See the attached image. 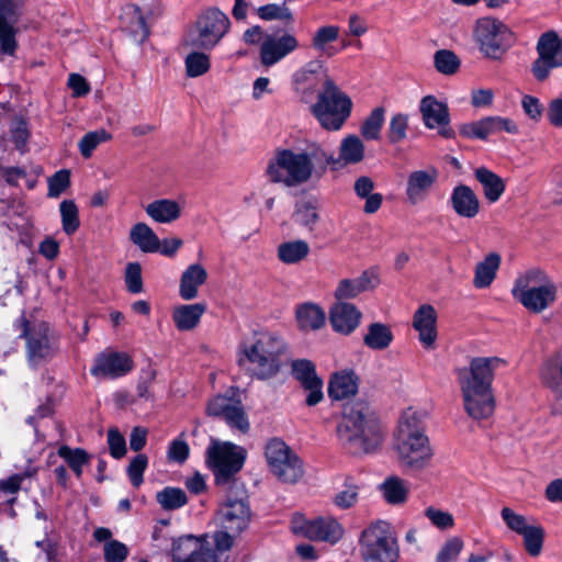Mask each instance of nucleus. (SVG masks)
I'll return each instance as SVG.
<instances>
[{
    "mask_svg": "<svg viewBox=\"0 0 562 562\" xmlns=\"http://www.w3.org/2000/svg\"><path fill=\"white\" fill-rule=\"evenodd\" d=\"M504 363L498 357H477L471 360L469 367L457 370L463 406L473 419H486L493 415L495 401L492 382L495 370Z\"/></svg>",
    "mask_w": 562,
    "mask_h": 562,
    "instance_id": "nucleus-1",
    "label": "nucleus"
},
{
    "mask_svg": "<svg viewBox=\"0 0 562 562\" xmlns=\"http://www.w3.org/2000/svg\"><path fill=\"white\" fill-rule=\"evenodd\" d=\"M334 153L315 142L303 148L277 149L269 160L266 173L276 183L296 187L307 182L316 167L326 168L334 162Z\"/></svg>",
    "mask_w": 562,
    "mask_h": 562,
    "instance_id": "nucleus-2",
    "label": "nucleus"
},
{
    "mask_svg": "<svg viewBox=\"0 0 562 562\" xmlns=\"http://www.w3.org/2000/svg\"><path fill=\"white\" fill-rule=\"evenodd\" d=\"M426 413L412 407L403 412L394 432V450L400 465L407 472L419 473L431 465L435 456L426 434Z\"/></svg>",
    "mask_w": 562,
    "mask_h": 562,
    "instance_id": "nucleus-3",
    "label": "nucleus"
},
{
    "mask_svg": "<svg viewBox=\"0 0 562 562\" xmlns=\"http://www.w3.org/2000/svg\"><path fill=\"white\" fill-rule=\"evenodd\" d=\"M337 436L340 443L353 454L374 451L383 439L380 423L364 401L345 405Z\"/></svg>",
    "mask_w": 562,
    "mask_h": 562,
    "instance_id": "nucleus-4",
    "label": "nucleus"
},
{
    "mask_svg": "<svg viewBox=\"0 0 562 562\" xmlns=\"http://www.w3.org/2000/svg\"><path fill=\"white\" fill-rule=\"evenodd\" d=\"M286 349V342L280 335L272 331L256 333L251 341L243 344L239 364H247L246 370L252 378L268 380L280 372Z\"/></svg>",
    "mask_w": 562,
    "mask_h": 562,
    "instance_id": "nucleus-5",
    "label": "nucleus"
},
{
    "mask_svg": "<svg viewBox=\"0 0 562 562\" xmlns=\"http://www.w3.org/2000/svg\"><path fill=\"white\" fill-rule=\"evenodd\" d=\"M513 297L532 313H541L557 297V286L539 268L520 273L512 289Z\"/></svg>",
    "mask_w": 562,
    "mask_h": 562,
    "instance_id": "nucleus-6",
    "label": "nucleus"
},
{
    "mask_svg": "<svg viewBox=\"0 0 562 562\" xmlns=\"http://www.w3.org/2000/svg\"><path fill=\"white\" fill-rule=\"evenodd\" d=\"M351 109V99L338 88L331 78L325 76L317 101L311 105V111L322 127L327 131L340 130L350 116Z\"/></svg>",
    "mask_w": 562,
    "mask_h": 562,
    "instance_id": "nucleus-7",
    "label": "nucleus"
},
{
    "mask_svg": "<svg viewBox=\"0 0 562 562\" xmlns=\"http://www.w3.org/2000/svg\"><path fill=\"white\" fill-rule=\"evenodd\" d=\"M14 325L21 331L20 337L26 340V352L33 363L48 360L58 352L59 335L46 322L21 315Z\"/></svg>",
    "mask_w": 562,
    "mask_h": 562,
    "instance_id": "nucleus-8",
    "label": "nucleus"
},
{
    "mask_svg": "<svg viewBox=\"0 0 562 562\" xmlns=\"http://www.w3.org/2000/svg\"><path fill=\"white\" fill-rule=\"evenodd\" d=\"M364 562H397L400 546L392 526L378 520L367 527L360 538Z\"/></svg>",
    "mask_w": 562,
    "mask_h": 562,
    "instance_id": "nucleus-9",
    "label": "nucleus"
},
{
    "mask_svg": "<svg viewBox=\"0 0 562 562\" xmlns=\"http://www.w3.org/2000/svg\"><path fill=\"white\" fill-rule=\"evenodd\" d=\"M229 18L217 8H207L198 16L186 43L201 50L213 49L229 32Z\"/></svg>",
    "mask_w": 562,
    "mask_h": 562,
    "instance_id": "nucleus-10",
    "label": "nucleus"
},
{
    "mask_svg": "<svg viewBox=\"0 0 562 562\" xmlns=\"http://www.w3.org/2000/svg\"><path fill=\"white\" fill-rule=\"evenodd\" d=\"M270 472L281 482L294 484L304 474L300 457L281 439H270L265 449Z\"/></svg>",
    "mask_w": 562,
    "mask_h": 562,
    "instance_id": "nucleus-11",
    "label": "nucleus"
},
{
    "mask_svg": "<svg viewBox=\"0 0 562 562\" xmlns=\"http://www.w3.org/2000/svg\"><path fill=\"white\" fill-rule=\"evenodd\" d=\"M207 462L211 465L217 485L228 484L241 470L247 452L243 447L231 442L213 443L206 450Z\"/></svg>",
    "mask_w": 562,
    "mask_h": 562,
    "instance_id": "nucleus-12",
    "label": "nucleus"
},
{
    "mask_svg": "<svg viewBox=\"0 0 562 562\" xmlns=\"http://www.w3.org/2000/svg\"><path fill=\"white\" fill-rule=\"evenodd\" d=\"M474 37L480 52L490 59H501L514 43L512 31L493 18H483L476 22Z\"/></svg>",
    "mask_w": 562,
    "mask_h": 562,
    "instance_id": "nucleus-13",
    "label": "nucleus"
},
{
    "mask_svg": "<svg viewBox=\"0 0 562 562\" xmlns=\"http://www.w3.org/2000/svg\"><path fill=\"white\" fill-rule=\"evenodd\" d=\"M536 52L538 56L531 65V72L538 81H544L553 69L562 67V37L555 31L542 33Z\"/></svg>",
    "mask_w": 562,
    "mask_h": 562,
    "instance_id": "nucleus-14",
    "label": "nucleus"
},
{
    "mask_svg": "<svg viewBox=\"0 0 562 562\" xmlns=\"http://www.w3.org/2000/svg\"><path fill=\"white\" fill-rule=\"evenodd\" d=\"M293 533L313 541H325L331 544L338 542L344 535V528L334 518H317L307 520L301 514H295L291 520Z\"/></svg>",
    "mask_w": 562,
    "mask_h": 562,
    "instance_id": "nucleus-15",
    "label": "nucleus"
},
{
    "mask_svg": "<svg viewBox=\"0 0 562 562\" xmlns=\"http://www.w3.org/2000/svg\"><path fill=\"white\" fill-rule=\"evenodd\" d=\"M251 519V510L246 495H227L216 512V522L222 529L231 530L234 535L245 531Z\"/></svg>",
    "mask_w": 562,
    "mask_h": 562,
    "instance_id": "nucleus-16",
    "label": "nucleus"
},
{
    "mask_svg": "<svg viewBox=\"0 0 562 562\" xmlns=\"http://www.w3.org/2000/svg\"><path fill=\"white\" fill-rule=\"evenodd\" d=\"M133 368V359L127 353L105 350L95 357L90 372L100 379H117L131 372Z\"/></svg>",
    "mask_w": 562,
    "mask_h": 562,
    "instance_id": "nucleus-17",
    "label": "nucleus"
},
{
    "mask_svg": "<svg viewBox=\"0 0 562 562\" xmlns=\"http://www.w3.org/2000/svg\"><path fill=\"white\" fill-rule=\"evenodd\" d=\"M207 414L223 418L231 428L241 432L249 430V422L240 401L226 396H216L207 404Z\"/></svg>",
    "mask_w": 562,
    "mask_h": 562,
    "instance_id": "nucleus-18",
    "label": "nucleus"
},
{
    "mask_svg": "<svg viewBox=\"0 0 562 562\" xmlns=\"http://www.w3.org/2000/svg\"><path fill=\"white\" fill-rule=\"evenodd\" d=\"M292 374L308 393L306 404L314 406L323 400V382L317 376L315 366L307 359H297L292 362Z\"/></svg>",
    "mask_w": 562,
    "mask_h": 562,
    "instance_id": "nucleus-19",
    "label": "nucleus"
},
{
    "mask_svg": "<svg viewBox=\"0 0 562 562\" xmlns=\"http://www.w3.org/2000/svg\"><path fill=\"white\" fill-rule=\"evenodd\" d=\"M540 379L552 393L554 412L562 413V351L542 362Z\"/></svg>",
    "mask_w": 562,
    "mask_h": 562,
    "instance_id": "nucleus-20",
    "label": "nucleus"
},
{
    "mask_svg": "<svg viewBox=\"0 0 562 562\" xmlns=\"http://www.w3.org/2000/svg\"><path fill=\"white\" fill-rule=\"evenodd\" d=\"M322 67L321 61H310L293 75L294 91L302 102L313 101L321 83L319 69Z\"/></svg>",
    "mask_w": 562,
    "mask_h": 562,
    "instance_id": "nucleus-21",
    "label": "nucleus"
},
{
    "mask_svg": "<svg viewBox=\"0 0 562 562\" xmlns=\"http://www.w3.org/2000/svg\"><path fill=\"white\" fill-rule=\"evenodd\" d=\"M438 170L434 167L425 170L412 171L407 177L406 196L411 204L415 205L426 200L438 179Z\"/></svg>",
    "mask_w": 562,
    "mask_h": 562,
    "instance_id": "nucleus-22",
    "label": "nucleus"
},
{
    "mask_svg": "<svg viewBox=\"0 0 562 562\" xmlns=\"http://www.w3.org/2000/svg\"><path fill=\"white\" fill-rule=\"evenodd\" d=\"M299 47L296 37L284 34L278 38L269 36L260 47V60L262 65L270 67Z\"/></svg>",
    "mask_w": 562,
    "mask_h": 562,
    "instance_id": "nucleus-23",
    "label": "nucleus"
},
{
    "mask_svg": "<svg viewBox=\"0 0 562 562\" xmlns=\"http://www.w3.org/2000/svg\"><path fill=\"white\" fill-rule=\"evenodd\" d=\"M172 562H218L215 554L204 550L192 536L176 540L172 544Z\"/></svg>",
    "mask_w": 562,
    "mask_h": 562,
    "instance_id": "nucleus-24",
    "label": "nucleus"
},
{
    "mask_svg": "<svg viewBox=\"0 0 562 562\" xmlns=\"http://www.w3.org/2000/svg\"><path fill=\"white\" fill-rule=\"evenodd\" d=\"M362 313L353 304L338 301L329 311V322L335 331L349 335L359 326Z\"/></svg>",
    "mask_w": 562,
    "mask_h": 562,
    "instance_id": "nucleus-25",
    "label": "nucleus"
},
{
    "mask_svg": "<svg viewBox=\"0 0 562 562\" xmlns=\"http://www.w3.org/2000/svg\"><path fill=\"white\" fill-rule=\"evenodd\" d=\"M379 284V277L373 270H366L353 279H342L335 290L337 301L351 300L363 292L373 290Z\"/></svg>",
    "mask_w": 562,
    "mask_h": 562,
    "instance_id": "nucleus-26",
    "label": "nucleus"
},
{
    "mask_svg": "<svg viewBox=\"0 0 562 562\" xmlns=\"http://www.w3.org/2000/svg\"><path fill=\"white\" fill-rule=\"evenodd\" d=\"M450 204L456 214L463 218H474L481 209L479 196L465 184H458L452 189Z\"/></svg>",
    "mask_w": 562,
    "mask_h": 562,
    "instance_id": "nucleus-27",
    "label": "nucleus"
},
{
    "mask_svg": "<svg viewBox=\"0 0 562 562\" xmlns=\"http://www.w3.org/2000/svg\"><path fill=\"white\" fill-rule=\"evenodd\" d=\"M437 313L429 304L422 305L414 314L413 326L418 331L419 340L425 348H432L437 338Z\"/></svg>",
    "mask_w": 562,
    "mask_h": 562,
    "instance_id": "nucleus-28",
    "label": "nucleus"
},
{
    "mask_svg": "<svg viewBox=\"0 0 562 562\" xmlns=\"http://www.w3.org/2000/svg\"><path fill=\"white\" fill-rule=\"evenodd\" d=\"M419 111L427 128L434 130L450 123L448 105L434 95H426L420 100Z\"/></svg>",
    "mask_w": 562,
    "mask_h": 562,
    "instance_id": "nucleus-29",
    "label": "nucleus"
},
{
    "mask_svg": "<svg viewBox=\"0 0 562 562\" xmlns=\"http://www.w3.org/2000/svg\"><path fill=\"white\" fill-rule=\"evenodd\" d=\"M120 20L122 29L131 35L134 42L142 44L149 36V29L138 7L134 4L124 5Z\"/></svg>",
    "mask_w": 562,
    "mask_h": 562,
    "instance_id": "nucleus-30",
    "label": "nucleus"
},
{
    "mask_svg": "<svg viewBox=\"0 0 562 562\" xmlns=\"http://www.w3.org/2000/svg\"><path fill=\"white\" fill-rule=\"evenodd\" d=\"M207 272L199 263L190 265L181 274L179 294L186 300L190 301L198 296L199 286L205 283Z\"/></svg>",
    "mask_w": 562,
    "mask_h": 562,
    "instance_id": "nucleus-31",
    "label": "nucleus"
},
{
    "mask_svg": "<svg viewBox=\"0 0 562 562\" xmlns=\"http://www.w3.org/2000/svg\"><path fill=\"white\" fill-rule=\"evenodd\" d=\"M359 378L352 370H342L335 373L328 385V395L333 400H344L357 393Z\"/></svg>",
    "mask_w": 562,
    "mask_h": 562,
    "instance_id": "nucleus-32",
    "label": "nucleus"
},
{
    "mask_svg": "<svg viewBox=\"0 0 562 562\" xmlns=\"http://www.w3.org/2000/svg\"><path fill=\"white\" fill-rule=\"evenodd\" d=\"M206 307L203 303L182 304L176 306L172 311V321L180 331L194 329L204 314Z\"/></svg>",
    "mask_w": 562,
    "mask_h": 562,
    "instance_id": "nucleus-33",
    "label": "nucleus"
},
{
    "mask_svg": "<svg viewBox=\"0 0 562 562\" xmlns=\"http://www.w3.org/2000/svg\"><path fill=\"white\" fill-rule=\"evenodd\" d=\"M146 214L157 223H172L181 216L180 204L170 199H159L145 207Z\"/></svg>",
    "mask_w": 562,
    "mask_h": 562,
    "instance_id": "nucleus-34",
    "label": "nucleus"
},
{
    "mask_svg": "<svg viewBox=\"0 0 562 562\" xmlns=\"http://www.w3.org/2000/svg\"><path fill=\"white\" fill-rule=\"evenodd\" d=\"M364 158L363 142L356 135L345 137L339 147V156H334V162L328 165H353L362 161Z\"/></svg>",
    "mask_w": 562,
    "mask_h": 562,
    "instance_id": "nucleus-35",
    "label": "nucleus"
},
{
    "mask_svg": "<svg viewBox=\"0 0 562 562\" xmlns=\"http://www.w3.org/2000/svg\"><path fill=\"white\" fill-rule=\"evenodd\" d=\"M300 330L310 331L322 328L325 324V312L316 304L304 303L297 306L295 312Z\"/></svg>",
    "mask_w": 562,
    "mask_h": 562,
    "instance_id": "nucleus-36",
    "label": "nucleus"
},
{
    "mask_svg": "<svg viewBox=\"0 0 562 562\" xmlns=\"http://www.w3.org/2000/svg\"><path fill=\"white\" fill-rule=\"evenodd\" d=\"M474 176L483 188L485 199L491 203L497 202L505 191L504 180L485 167L475 169Z\"/></svg>",
    "mask_w": 562,
    "mask_h": 562,
    "instance_id": "nucleus-37",
    "label": "nucleus"
},
{
    "mask_svg": "<svg viewBox=\"0 0 562 562\" xmlns=\"http://www.w3.org/2000/svg\"><path fill=\"white\" fill-rule=\"evenodd\" d=\"M501 266V256L496 252L488 254L484 260L480 261L474 271L473 285L476 289L488 288Z\"/></svg>",
    "mask_w": 562,
    "mask_h": 562,
    "instance_id": "nucleus-38",
    "label": "nucleus"
},
{
    "mask_svg": "<svg viewBox=\"0 0 562 562\" xmlns=\"http://www.w3.org/2000/svg\"><path fill=\"white\" fill-rule=\"evenodd\" d=\"M385 502L390 505H403L407 501L409 484L398 476H389L380 485Z\"/></svg>",
    "mask_w": 562,
    "mask_h": 562,
    "instance_id": "nucleus-39",
    "label": "nucleus"
},
{
    "mask_svg": "<svg viewBox=\"0 0 562 562\" xmlns=\"http://www.w3.org/2000/svg\"><path fill=\"white\" fill-rule=\"evenodd\" d=\"M130 238L144 252H156L159 249V238L145 223L135 224L131 228Z\"/></svg>",
    "mask_w": 562,
    "mask_h": 562,
    "instance_id": "nucleus-40",
    "label": "nucleus"
},
{
    "mask_svg": "<svg viewBox=\"0 0 562 562\" xmlns=\"http://www.w3.org/2000/svg\"><path fill=\"white\" fill-rule=\"evenodd\" d=\"M393 341V333L390 326L382 323H372L363 336V344L372 350H384Z\"/></svg>",
    "mask_w": 562,
    "mask_h": 562,
    "instance_id": "nucleus-41",
    "label": "nucleus"
},
{
    "mask_svg": "<svg viewBox=\"0 0 562 562\" xmlns=\"http://www.w3.org/2000/svg\"><path fill=\"white\" fill-rule=\"evenodd\" d=\"M308 254V244L301 239L281 243L277 250L279 260L285 265L299 263L304 260Z\"/></svg>",
    "mask_w": 562,
    "mask_h": 562,
    "instance_id": "nucleus-42",
    "label": "nucleus"
},
{
    "mask_svg": "<svg viewBox=\"0 0 562 562\" xmlns=\"http://www.w3.org/2000/svg\"><path fill=\"white\" fill-rule=\"evenodd\" d=\"M18 21L19 16L0 15V54L14 55L18 47L15 40Z\"/></svg>",
    "mask_w": 562,
    "mask_h": 562,
    "instance_id": "nucleus-43",
    "label": "nucleus"
},
{
    "mask_svg": "<svg viewBox=\"0 0 562 562\" xmlns=\"http://www.w3.org/2000/svg\"><path fill=\"white\" fill-rule=\"evenodd\" d=\"M339 35V27L336 25H326L319 27L312 38L313 48L321 53L322 55H326L327 57H331L336 54V52L329 47L328 45L335 42Z\"/></svg>",
    "mask_w": 562,
    "mask_h": 562,
    "instance_id": "nucleus-44",
    "label": "nucleus"
},
{
    "mask_svg": "<svg viewBox=\"0 0 562 562\" xmlns=\"http://www.w3.org/2000/svg\"><path fill=\"white\" fill-rule=\"evenodd\" d=\"M385 110L382 106L374 108L360 126V133L367 140L380 138L384 123Z\"/></svg>",
    "mask_w": 562,
    "mask_h": 562,
    "instance_id": "nucleus-45",
    "label": "nucleus"
},
{
    "mask_svg": "<svg viewBox=\"0 0 562 562\" xmlns=\"http://www.w3.org/2000/svg\"><path fill=\"white\" fill-rule=\"evenodd\" d=\"M522 544L526 552L537 558L541 554L544 543L546 531L540 525H532L525 533L521 535Z\"/></svg>",
    "mask_w": 562,
    "mask_h": 562,
    "instance_id": "nucleus-46",
    "label": "nucleus"
},
{
    "mask_svg": "<svg viewBox=\"0 0 562 562\" xmlns=\"http://www.w3.org/2000/svg\"><path fill=\"white\" fill-rule=\"evenodd\" d=\"M459 133L468 138L486 139L490 135L495 134L493 119L487 116L476 122L463 124L460 126Z\"/></svg>",
    "mask_w": 562,
    "mask_h": 562,
    "instance_id": "nucleus-47",
    "label": "nucleus"
},
{
    "mask_svg": "<svg viewBox=\"0 0 562 562\" xmlns=\"http://www.w3.org/2000/svg\"><path fill=\"white\" fill-rule=\"evenodd\" d=\"M408 121V114L405 113H395L390 117L386 130V137L390 144H398L406 139Z\"/></svg>",
    "mask_w": 562,
    "mask_h": 562,
    "instance_id": "nucleus-48",
    "label": "nucleus"
},
{
    "mask_svg": "<svg viewBox=\"0 0 562 562\" xmlns=\"http://www.w3.org/2000/svg\"><path fill=\"white\" fill-rule=\"evenodd\" d=\"M257 14L261 20L265 21H280L285 24H290L293 21V13L285 2L269 3L258 8Z\"/></svg>",
    "mask_w": 562,
    "mask_h": 562,
    "instance_id": "nucleus-49",
    "label": "nucleus"
},
{
    "mask_svg": "<svg viewBox=\"0 0 562 562\" xmlns=\"http://www.w3.org/2000/svg\"><path fill=\"white\" fill-rule=\"evenodd\" d=\"M156 501L165 510H175L184 506L188 498L181 488L168 486L157 493Z\"/></svg>",
    "mask_w": 562,
    "mask_h": 562,
    "instance_id": "nucleus-50",
    "label": "nucleus"
},
{
    "mask_svg": "<svg viewBox=\"0 0 562 562\" xmlns=\"http://www.w3.org/2000/svg\"><path fill=\"white\" fill-rule=\"evenodd\" d=\"M59 212L63 231L69 236L75 234L80 226L79 211L76 203L72 200H64L59 205Z\"/></svg>",
    "mask_w": 562,
    "mask_h": 562,
    "instance_id": "nucleus-51",
    "label": "nucleus"
},
{
    "mask_svg": "<svg viewBox=\"0 0 562 562\" xmlns=\"http://www.w3.org/2000/svg\"><path fill=\"white\" fill-rule=\"evenodd\" d=\"M58 456L63 458L77 477L82 474V468L89 462L88 453L82 449H71L68 446H61L58 449Z\"/></svg>",
    "mask_w": 562,
    "mask_h": 562,
    "instance_id": "nucleus-52",
    "label": "nucleus"
},
{
    "mask_svg": "<svg viewBox=\"0 0 562 562\" xmlns=\"http://www.w3.org/2000/svg\"><path fill=\"white\" fill-rule=\"evenodd\" d=\"M112 138L111 134L103 128L89 132L79 140L78 147L85 158H90L93 150L102 143Z\"/></svg>",
    "mask_w": 562,
    "mask_h": 562,
    "instance_id": "nucleus-53",
    "label": "nucleus"
},
{
    "mask_svg": "<svg viewBox=\"0 0 562 562\" xmlns=\"http://www.w3.org/2000/svg\"><path fill=\"white\" fill-rule=\"evenodd\" d=\"M434 63L436 69L442 75H453L460 67L459 57L448 49H440L435 53Z\"/></svg>",
    "mask_w": 562,
    "mask_h": 562,
    "instance_id": "nucleus-54",
    "label": "nucleus"
},
{
    "mask_svg": "<svg viewBox=\"0 0 562 562\" xmlns=\"http://www.w3.org/2000/svg\"><path fill=\"white\" fill-rule=\"evenodd\" d=\"M294 218L300 225L313 231L319 220L316 205L310 201L299 203L294 212Z\"/></svg>",
    "mask_w": 562,
    "mask_h": 562,
    "instance_id": "nucleus-55",
    "label": "nucleus"
},
{
    "mask_svg": "<svg viewBox=\"0 0 562 562\" xmlns=\"http://www.w3.org/2000/svg\"><path fill=\"white\" fill-rule=\"evenodd\" d=\"M210 57L204 52H193L186 58V68L189 77H199L210 69Z\"/></svg>",
    "mask_w": 562,
    "mask_h": 562,
    "instance_id": "nucleus-56",
    "label": "nucleus"
},
{
    "mask_svg": "<svg viewBox=\"0 0 562 562\" xmlns=\"http://www.w3.org/2000/svg\"><path fill=\"white\" fill-rule=\"evenodd\" d=\"M501 516L507 528L519 536L525 533L532 526L525 516L517 514L509 507H504L501 510Z\"/></svg>",
    "mask_w": 562,
    "mask_h": 562,
    "instance_id": "nucleus-57",
    "label": "nucleus"
},
{
    "mask_svg": "<svg viewBox=\"0 0 562 562\" xmlns=\"http://www.w3.org/2000/svg\"><path fill=\"white\" fill-rule=\"evenodd\" d=\"M124 281L130 293L137 294L143 291L142 267L138 262L127 263Z\"/></svg>",
    "mask_w": 562,
    "mask_h": 562,
    "instance_id": "nucleus-58",
    "label": "nucleus"
},
{
    "mask_svg": "<svg viewBox=\"0 0 562 562\" xmlns=\"http://www.w3.org/2000/svg\"><path fill=\"white\" fill-rule=\"evenodd\" d=\"M148 465V458L144 453H138L135 456L128 467H127V475L131 480V483L134 487H139L143 483V474Z\"/></svg>",
    "mask_w": 562,
    "mask_h": 562,
    "instance_id": "nucleus-59",
    "label": "nucleus"
},
{
    "mask_svg": "<svg viewBox=\"0 0 562 562\" xmlns=\"http://www.w3.org/2000/svg\"><path fill=\"white\" fill-rule=\"evenodd\" d=\"M463 549V541L453 537L447 540L439 550L436 562H454Z\"/></svg>",
    "mask_w": 562,
    "mask_h": 562,
    "instance_id": "nucleus-60",
    "label": "nucleus"
},
{
    "mask_svg": "<svg viewBox=\"0 0 562 562\" xmlns=\"http://www.w3.org/2000/svg\"><path fill=\"white\" fill-rule=\"evenodd\" d=\"M237 535H234L231 532V530H226V529H222L220 528V530L215 531L213 533V541H214V550H211L210 551L215 554L216 559L218 562H221L218 555L216 552L218 553H223V552H226L228 550H231V548L233 547L234 544V538L236 537ZM200 546L204 549V550H209V548H204L202 546V543H200Z\"/></svg>",
    "mask_w": 562,
    "mask_h": 562,
    "instance_id": "nucleus-61",
    "label": "nucleus"
},
{
    "mask_svg": "<svg viewBox=\"0 0 562 562\" xmlns=\"http://www.w3.org/2000/svg\"><path fill=\"white\" fill-rule=\"evenodd\" d=\"M70 186V172L61 169L48 179V196L57 198Z\"/></svg>",
    "mask_w": 562,
    "mask_h": 562,
    "instance_id": "nucleus-62",
    "label": "nucleus"
},
{
    "mask_svg": "<svg viewBox=\"0 0 562 562\" xmlns=\"http://www.w3.org/2000/svg\"><path fill=\"white\" fill-rule=\"evenodd\" d=\"M103 554L105 562H123L128 555V548L121 541L110 540L104 543Z\"/></svg>",
    "mask_w": 562,
    "mask_h": 562,
    "instance_id": "nucleus-63",
    "label": "nucleus"
},
{
    "mask_svg": "<svg viewBox=\"0 0 562 562\" xmlns=\"http://www.w3.org/2000/svg\"><path fill=\"white\" fill-rule=\"evenodd\" d=\"M425 516L431 521V524L439 529H450L454 525L453 516L445 510L428 507L425 510Z\"/></svg>",
    "mask_w": 562,
    "mask_h": 562,
    "instance_id": "nucleus-64",
    "label": "nucleus"
}]
</instances>
